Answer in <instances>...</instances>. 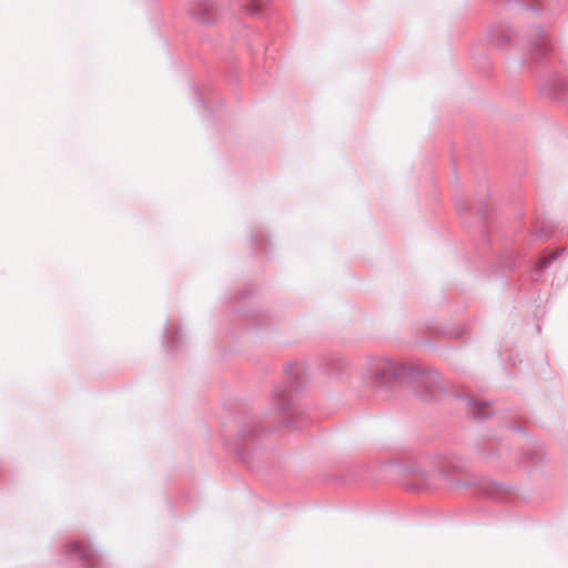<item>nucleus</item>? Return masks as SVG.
Segmentation results:
<instances>
[{"instance_id":"1","label":"nucleus","mask_w":568,"mask_h":568,"mask_svg":"<svg viewBox=\"0 0 568 568\" xmlns=\"http://www.w3.org/2000/svg\"><path fill=\"white\" fill-rule=\"evenodd\" d=\"M303 371L298 363H293L286 367L285 374L287 385L285 387H276L273 394V402L277 406L281 414H288L292 407L291 393L297 387V381Z\"/></svg>"},{"instance_id":"2","label":"nucleus","mask_w":568,"mask_h":568,"mask_svg":"<svg viewBox=\"0 0 568 568\" xmlns=\"http://www.w3.org/2000/svg\"><path fill=\"white\" fill-rule=\"evenodd\" d=\"M64 552L70 559L80 564V568H100L101 559L91 545L83 540H74L64 546Z\"/></svg>"},{"instance_id":"3","label":"nucleus","mask_w":568,"mask_h":568,"mask_svg":"<svg viewBox=\"0 0 568 568\" xmlns=\"http://www.w3.org/2000/svg\"><path fill=\"white\" fill-rule=\"evenodd\" d=\"M554 54L555 49L549 36L544 31H537L529 43V59L544 63L550 61Z\"/></svg>"},{"instance_id":"4","label":"nucleus","mask_w":568,"mask_h":568,"mask_svg":"<svg viewBox=\"0 0 568 568\" xmlns=\"http://www.w3.org/2000/svg\"><path fill=\"white\" fill-rule=\"evenodd\" d=\"M407 369L408 367L404 364L379 359L374 366V379L378 385H385L392 381L404 377Z\"/></svg>"},{"instance_id":"5","label":"nucleus","mask_w":568,"mask_h":568,"mask_svg":"<svg viewBox=\"0 0 568 568\" xmlns=\"http://www.w3.org/2000/svg\"><path fill=\"white\" fill-rule=\"evenodd\" d=\"M215 7L209 0H199L191 8L192 16L200 22L210 23L215 19Z\"/></svg>"},{"instance_id":"6","label":"nucleus","mask_w":568,"mask_h":568,"mask_svg":"<svg viewBox=\"0 0 568 568\" xmlns=\"http://www.w3.org/2000/svg\"><path fill=\"white\" fill-rule=\"evenodd\" d=\"M513 36V30L507 26H497L490 30V40L499 48L508 45Z\"/></svg>"},{"instance_id":"7","label":"nucleus","mask_w":568,"mask_h":568,"mask_svg":"<svg viewBox=\"0 0 568 568\" xmlns=\"http://www.w3.org/2000/svg\"><path fill=\"white\" fill-rule=\"evenodd\" d=\"M468 410L474 418L483 420L491 414V406L487 402L469 400Z\"/></svg>"},{"instance_id":"8","label":"nucleus","mask_w":568,"mask_h":568,"mask_svg":"<svg viewBox=\"0 0 568 568\" xmlns=\"http://www.w3.org/2000/svg\"><path fill=\"white\" fill-rule=\"evenodd\" d=\"M438 374L436 372H424L418 374V382L427 386L426 394H420L422 397L427 398L434 394V383Z\"/></svg>"},{"instance_id":"9","label":"nucleus","mask_w":568,"mask_h":568,"mask_svg":"<svg viewBox=\"0 0 568 568\" xmlns=\"http://www.w3.org/2000/svg\"><path fill=\"white\" fill-rule=\"evenodd\" d=\"M559 252H552L548 255H545L542 257H540L537 262V268L539 271L546 268L548 265H550L558 256H559Z\"/></svg>"},{"instance_id":"10","label":"nucleus","mask_w":568,"mask_h":568,"mask_svg":"<svg viewBox=\"0 0 568 568\" xmlns=\"http://www.w3.org/2000/svg\"><path fill=\"white\" fill-rule=\"evenodd\" d=\"M267 0H250L247 9L253 13L262 12L266 7Z\"/></svg>"},{"instance_id":"11","label":"nucleus","mask_w":568,"mask_h":568,"mask_svg":"<svg viewBox=\"0 0 568 568\" xmlns=\"http://www.w3.org/2000/svg\"><path fill=\"white\" fill-rule=\"evenodd\" d=\"M516 1L519 3H523L528 9H531V10H537V9L541 8V6H542V0H516Z\"/></svg>"},{"instance_id":"12","label":"nucleus","mask_w":568,"mask_h":568,"mask_svg":"<svg viewBox=\"0 0 568 568\" xmlns=\"http://www.w3.org/2000/svg\"><path fill=\"white\" fill-rule=\"evenodd\" d=\"M256 435H257V434H256L255 432H252V433L250 434V437H255Z\"/></svg>"}]
</instances>
